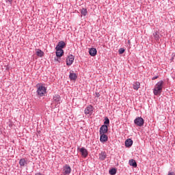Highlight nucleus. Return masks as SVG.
Returning <instances> with one entry per match:
<instances>
[{
	"label": "nucleus",
	"mask_w": 175,
	"mask_h": 175,
	"mask_svg": "<svg viewBox=\"0 0 175 175\" xmlns=\"http://www.w3.org/2000/svg\"><path fill=\"white\" fill-rule=\"evenodd\" d=\"M163 88V81H159L155 85L153 90L154 95L158 96L162 94V90Z\"/></svg>",
	"instance_id": "obj_1"
},
{
	"label": "nucleus",
	"mask_w": 175,
	"mask_h": 175,
	"mask_svg": "<svg viewBox=\"0 0 175 175\" xmlns=\"http://www.w3.org/2000/svg\"><path fill=\"white\" fill-rule=\"evenodd\" d=\"M47 93V88L43 85H39L37 90V94L39 96H44Z\"/></svg>",
	"instance_id": "obj_2"
},
{
	"label": "nucleus",
	"mask_w": 175,
	"mask_h": 175,
	"mask_svg": "<svg viewBox=\"0 0 175 175\" xmlns=\"http://www.w3.org/2000/svg\"><path fill=\"white\" fill-rule=\"evenodd\" d=\"M134 124L137 126H143L144 125V120L142 117H138L134 120Z\"/></svg>",
	"instance_id": "obj_3"
},
{
	"label": "nucleus",
	"mask_w": 175,
	"mask_h": 175,
	"mask_svg": "<svg viewBox=\"0 0 175 175\" xmlns=\"http://www.w3.org/2000/svg\"><path fill=\"white\" fill-rule=\"evenodd\" d=\"M73 61H75V56L73 55H70L66 59V65L70 66V65L73 64Z\"/></svg>",
	"instance_id": "obj_4"
},
{
	"label": "nucleus",
	"mask_w": 175,
	"mask_h": 175,
	"mask_svg": "<svg viewBox=\"0 0 175 175\" xmlns=\"http://www.w3.org/2000/svg\"><path fill=\"white\" fill-rule=\"evenodd\" d=\"M109 131L107 125L104 124L100 128V135H106V133Z\"/></svg>",
	"instance_id": "obj_5"
},
{
	"label": "nucleus",
	"mask_w": 175,
	"mask_h": 175,
	"mask_svg": "<svg viewBox=\"0 0 175 175\" xmlns=\"http://www.w3.org/2000/svg\"><path fill=\"white\" fill-rule=\"evenodd\" d=\"M71 170H72L70 169V166H69L68 165H66L64 167L63 175L70 174Z\"/></svg>",
	"instance_id": "obj_6"
},
{
	"label": "nucleus",
	"mask_w": 175,
	"mask_h": 175,
	"mask_svg": "<svg viewBox=\"0 0 175 175\" xmlns=\"http://www.w3.org/2000/svg\"><path fill=\"white\" fill-rule=\"evenodd\" d=\"M79 150L84 158H87V157H88V151L85 148H81Z\"/></svg>",
	"instance_id": "obj_7"
},
{
	"label": "nucleus",
	"mask_w": 175,
	"mask_h": 175,
	"mask_svg": "<svg viewBox=\"0 0 175 175\" xmlns=\"http://www.w3.org/2000/svg\"><path fill=\"white\" fill-rule=\"evenodd\" d=\"M66 46V43L64 41L59 42L58 44L56 46L55 49H57L59 50H62V49H64Z\"/></svg>",
	"instance_id": "obj_8"
},
{
	"label": "nucleus",
	"mask_w": 175,
	"mask_h": 175,
	"mask_svg": "<svg viewBox=\"0 0 175 175\" xmlns=\"http://www.w3.org/2000/svg\"><path fill=\"white\" fill-rule=\"evenodd\" d=\"M93 110L92 106L89 105L85 109V114H92Z\"/></svg>",
	"instance_id": "obj_9"
},
{
	"label": "nucleus",
	"mask_w": 175,
	"mask_h": 175,
	"mask_svg": "<svg viewBox=\"0 0 175 175\" xmlns=\"http://www.w3.org/2000/svg\"><path fill=\"white\" fill-rule=\"evenodd\" d=\"M100 141L101 142V143H105V142H107L108 140V137L106 135V134H100Z\"/></svg>",
	"instance_id": "obj_10"
},
{
	"label": "nucleus",
	"mask_w": 175,
	"mask_h": 175,
	"mask_svg": "<svg viewBox=\"0 0 175 175\" xmlns=\"http://www.w3.org/2000/svg\"><path fill=\"white\" fill-rule=\"evenodd\" d=\"M106 157H107V154H106V152H101L99 154L100 161H105L106 159Z\"/></svg>",
	"instance_id": "obj_11"
},
{
	"label": "nucleus",
	"mask_w": 175,
	"mask_h": 175,
	"mask_svg": "<svg viewBox=\"0 0 175 175\" xmlns=\"http://www.w3.org/2000/svg\"><path fill=\"white\" fill-rule=\"evenodd\" d=\"M56 50V57H61L64 55V50L55 49Z\"/></svg>",
	"instance_id": "obj_12"
},
{
	"label": "nucleus",
	"mask_w": 175,
	"mask_h": 175,
	"mask_svg": "<svg viewBox=\"0 0 175 175\" xmlns=\"http://www.w3.org/2000/svg\"><path fill=\"white\" fill-rule=\"evenodd\" d=\"M96 49L95 48H92L90 49L89 51V54L92 56V57H95V55H96Z\"/></svg>",
	"instance_id": "obj_13"
},
{
	"label": "nucleus",
	"mask_w": 175,
	"mask_h": 175,
	"mask_svg": "<svg viewBox=\"0 0 175 175\" xmlns=\"http://www.w3.org/2000/svg\"><path fill=\"white\" fill-rule=\"evenodd\" d=\"M132 144H133V141L131 139H128L125 141L126 147H131Z\"/></svg>",
	"instance_id": "obj_14"
},
{
	"label": "nucleus",
	"mask_w": 175,
	"mask_h": 175,
	"mask_svg": "<svg viewBox=\"0 0 175 175\" xmlns=\"http://www.w3.org/2000/svg\"><path fill=\"white\" fill-rule=\"evenodd\" d=\"M36 54L38 57H43L44 55V52L42 51L40 49H36Z\"/></svg>",
	"instance_id": "obj_15"
},
{
	"label": "nucleus",
	"mask_w": 175,
	"mask_h": 175,
	"mask_svg": "<svg viewBox=\"0 0 175 175\" xmlns=\"http://www.w3.org/2000/svg\"><path fill=\"white\" fill-rule=\"evenodd\" d=\"M129 165L133 166V167H137V163H136V161L133 159L129 161Z\"/></svg>",
	"instance_id": "obj_16"
},
{
	"label": "nucleus",
	"mask_w": 175,
	"mask_h": 175,
	"mask_svg": "<svg viewBox=\"0 0 175 175\" xmlns=\"http://www.w3.org/2000/svg\"><path fill=\"white\" fill-rule=\"evenodd\" d=\"M80 12L81 14V16H86L87 14H88V11L87 10L86 8L81 9Z\"/></svg>",
	"instance_id": "obj_17"
},
{
	"label": "nucleus",
	"mask_w": 175,
	"mask_h": 175,
	"mask_svg": "<svg viewBox=\"0 0 175 175\" xmlns=\"http://www.w3.org/2000/svg\"><path fill=\"white\" fill-rule=\"evenodd\" d=\"M19 165L20 166H25L27 165V161L25 160V159H21L19 161Z\"/></svg>",
	"instance_id": "obj_18"
},
{
	"label": "nucleus",
	"mask_w": 175,
	"mask_h": 175,
	"mask_svg": "<svg viewBox=\"0 0 175 175\" xmlns=\"http://www.w3.org/2000/svg\"><path fill=\"white\" fill-rule=\"evenodd\" d=\"M139 88H140V82H135L133 84V90H139Z\"/></svg>",
	"instance_id": "obj_19"
},
{
	"label": "nucleus",
	"mask_w": 175,
	"mask_h": 175,
	"mask_svg": "<svg viewBox=\"0 0 175 175\" xmlns=\"http://www.w3.org/2000/svg\"><path fill=\"white\" fill-rule=\"evenodd\" d=\"M70 80H76V79H77V75H76L75 73H70V76H69Z\"/></svg>",
	"instance_id": "obj_20"
},
{
	"label": "nucleus",
	"mask_w": 175,
	"mask_h": 175,
	"mask_svg": "<svg viewBox=\"0 0 175 175\" xmlns=\"http://www.w3.org/2000/svg\"><path fill=\"white\" fill-rule=\"evenodd\" d=\"M53 100H54V102H57V104L59 103V100H60L59 96V95L54 96Z\"/></svg>",
	"instance_id": "obj_21"
},
{
	"label": "nucleus",
	"mask_w": 175,
	"mask_h": 175,
	"mask_svg": "<svg viewBox=\"0 0 175 175\" xmlns=\"http://www.w3.org/2000/svg\"><path fill=\"white\" fill-rule=\"evenodd\" d=\"M116 173H117V170H116L114 168L109 170V174H111V175H114V174H116Z\"/></svg>",
	"instance_id": "obj_22"
},
{
	"label": "nucleus",
	"mask_w": 175,
	"mask_h": 175,
	"mask_svg": "<svg viewBox=\"0 0 175 175\" xmlns=\"http://www.w3.org/2000/svg\"><path fill=\"white\" fill-rule=\"evenodd\" d=\"M153 36L156 39V40H158L159 39V35L157 32L153 33Z\"/></svg>",
	"instance_id": "obj_23"
},
{
	"label": "nucleus",
	"mask_w": 175,
	"mask_h": 175,
	"mask_svg": "<svg viewBox=\"0 0 175 175\" xmlns=\"http://www.w3.org/2000/svg\"><path fill=\"white\" fill-rule=\"evenodd\" d=\"M118 52L119 54H124V53H125V49L124 48L120 49Z\"/></svg>",
	"instance_id": "obj_24"
},
{
	"label": "nucleus",
	"mask_w": 175,
	"mask_h": 175,
	"mask_svg": "<svg viewBox=\"0 0 175 175\" xmlns=\"http://www.w3.org/2000/svg\"><path fill=\"white\" fill-rule=\"evenodd\" d=\"M104 124H105V125H107V124H110V120H109V118H105Z\"/></svg>",
	"instance_id": "obj_25"
},
{
	"label": "nucleus",
	"mask_w": 175,
	"mask_h": 175,
	"mask_svg": "<svg viewBox=\"0 0 175 175\" xmlns=\"http://www.w3.org/2000/svg\"><path fill=\"white\" fill-rule=\"evenodd\" d=\"M167 175H175L174 172L170 171Z\"/></svg>",
	"instance_id": "obj_26"
},
{
	"label": "nucleus",
	"mask_w": 175,
	"mask_h": 175,
	"mask_svg": "<svg viewBox=\"0 0 175 175\" xmlns=\"http://www.w3.org/2000/svg\"><path fill=\"white\" fill-rule=\"evenodd\" d=\"M96 98H99V96H100V94H99V93H96Z\"/></svg>",
	"instance_id": "obj_27"
},
{
	"label": "nucleus",
	"mask_w": 175,
	"mask_h": 175,
	"mask_svg": "<svg viewBox=\"0 0 175 175\" xmlns=\"http://www.w3.org/2000/svg\"><path fill=\"white\" fill-rule=\"evenodd\" d=\"M156 79H158V77H153L152 80H156Z\"/></svg>",
	"instance_id": "obj_28"
},
{
	"label": "nucleus",
	"mask_w": 175,
	"mask_h": 175,
	"mask_svg": "<svg viewBox=\"0 0 175 175\" xmlns=\"http://www.w3.org/2000/svg\"><path fill=\"white\" fill-rule=\"evenodd\" d=\"M128 44H131V40H128Z\"/></svg>",
	"instance_id": "obj_29"
},
{
	"label": "nucleus",
	"mask_w": 175,
	"mask_h": 175,
	"mask_svg": "<svg viewBox=\"0 0 175 175\" xmlns=\"http://www.w3.org/2000/svg\"><path fill=\"white\" fill-rule=\"evenodd\" d=\"M36 175H42L40 173H36Z\"/></svg>",
	"instance_id": "obj_30"
},
{
	"label": "nucleus",
	"mask_w": 175,
	"mask_h": 175,
	"mask_svg": "<svg viewBox=\"0 0 175 175\" xmlns=\"http://www.w3.org/2000/svg\"><path fill=\"white\" fill-rule=\"evenodd\" d=\"M8 2H12L13 0H7Z\"/></svg>",
	"instance_id": "obj_31"
}]
</instances>
